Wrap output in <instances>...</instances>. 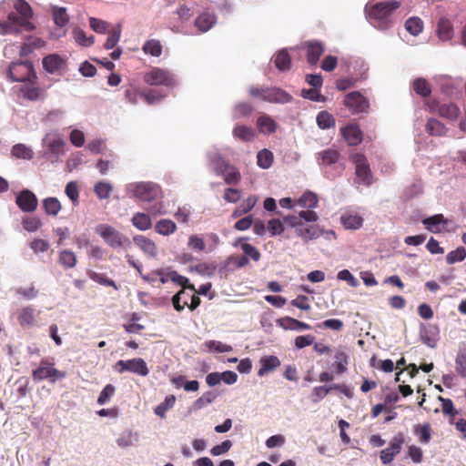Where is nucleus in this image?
Here are the masks:
<instances>
[{"label":"nucleus","mask_w":466,"mask_h":466,"mask_svg":"<svg viewBox=\"0 0 466 466\" xmlns=\"http://www.w3.org/2000/svg\"><path fill=\"white\" fill-rule=\"evenodd\" d=\"M129 192L137 198L144 202H151L161 196V188L152 182H140L133 184L128 188Z\"/></svg>","instance_id":"7"},{"label":"nucleus","mask_w":466,"mask_h":466,"mask_svg":"<svg viewBox=\"0 0 466 466\" xmlns=\"http://www.w3.org/2000/svg\"><path fill=\"white\" fill-rule=\"evenodd\" d=\"M134 243L142 249L145 254L149 257H156L157 254V248L156 244L149 238L144 236H136L133 238Z\"/></svg>","instance_id":"26"},{"label":"nucleus","mask_w":466,"mask_h":466,"mask_svg":"<svg viewBox=\"0 0 466 466\" xmlns=\"http://www.w3.org/2000/svg\"><path fill=\"white\" fill-rule=\"evenodd\" d=\"M22 226L28 232H35L43 226V223L39 218L28 216L23 218Z\"/></svg>","instance_id":"50"},{"label":"nucleus","mask_w":466,"mask_h":466,"mask_svg":"<svg viewBox=\"0 0 466 466\" xmlns=\"http://www.w3.org/2000/svg\"><path fill=\"white\" fill-rule=\"evenodd\" d=\"M43 144L47 148L48 153L54 156L57 157L65 152L66 142L56 132L47 133L43 138Z\"/></svg>","instance_id":"14"},{"label":"nucleus","mask_w":466,"mask_h":466,"mask_svg":"<svg viewBox=\"0 0 466 466\" xmlns=\"http://www.w3.org/2000/svg\"><path fill=\"white\" fill-rule=\"evenodd\" d=\"M348 356L343 351H338L335 355L334 366L336 367L337 373L341 374L347 370Z\"/></svg>","instance_id":"56"},{"label":"nucleus","mask_w":466,"mask_h":466,"mask_svg":"<svg viewBox=\"0 0 466 466\" xmlns=\"http://www.w3.org/2000/svg\"><path fill=\"white\" fill-rule=\"evenodd\" d=\"M400 6V2L390 0L367 5L365 11L370 24L380 29L387 30L393 25V13Z\"/></svg>","instance_id":"2"},{"label":"nucleus","mask_w":466,"mask_h":466,"mask_svg":"<svg viewBox=\"0 0 466 466\" xmlns=\"http://www.w3.org/2000/svg\"><path fill=\"white\" fill-rule=\"evenodd\" d=\"M425 130L429 135L437 137L445 136L448 132L446 126L440 120L433 117L428 119Z\"/></svg>","instance_id":"28"},{"label":"nucleus","mask_w":466,"mask_h":466,"mask_svg":"<svg viewBox=\"0 0 466 466\" xmlns=\"http://www.w3.org/2000/svg\"><path fill=\"white\" fill-rule=\"evenodd\" d=\"M405 29L412 35L416 36L423 30V22L418 16H412L406 20Z\"/></svg>","instance_id":"39"},{"label":"nucleus","mask_w":466,"mask_h":466,"mask_svg":"<svg viewBox=\"0 0 466 466\" xmlns=\"http://www.w3.org/2000/svg\"><path fill=\"white\" fill-rule=\"evenodd\" d=\"M265 93L264 101L268 103L286 104L292 99L289 93L278 87H267Z\"/></svg>","instance_id":"18"},{"label":"nucleus","mask_w":466,"mask_h":466,"mask_svg":"<svg viewBox=\"0 0 466 466\" xmlns=\"http://www.w3.org/2000/svg\"><path fill=\"white\" fill-rule=\"evenodd\" d=\"M132 224L139 230H147L151 228L152 221L147 214L138 212L133 216Z\"/></svg>","instance_id":"38"},{"label":"nucleus","mask_w":466,"mask_h":466,"mask_svg":"<svg viewBox=\"0 0 466 466\" xmlns=\"http://www.w3.org/2000/svg\"><path fill=\"white\" fill-rule=\"evenodd\" d=\"M260 368L258 370V377H264L269 372H272L281 364L279 359L277 356L269 355L263 356L259 360Z\"/></svg>","instance_id":"21"},{"label":"nucleus","mask_w":466,"mask_h":466,"mask_svg":"<svg viewBox=\"0 0 466 466\" xmlns=\"http://www.w3.org/2000/svg\"><path fill=\"white\" fill-rule=\"evenodd\" d=\"M96 232L113 248H127L131 245L128 238L110 225L99 224L96 227Z\"/></svg>","instance_id":"3"},{"label":"nucleus","mask_w":466,"mask_h":466,"mask_svg":"<svg viewBox=\"0 0 466 466\" xmlns=\"http://www.w3.org/2000/svg\"><path fill=\"white\" fill-rule=\"evenodd\" d=\"M8 76L13 82L31 81L36 77L33 65L28 61L12 63L8 68Z\"/></svg>","instance_id":"8"},{"label":"nucleus","mask_w":466,"mask_h":466,"mask_svg":"<svg viewBox=\"0 0 466 466\" xmlns=\"http://www.w3.org/2000/svg\"><path fill=\"white\" fill-rule=\"evenodd\" d=\"M17 320L22 327H31L35 321V309L31 306L23 308L17 316Z\"/></svg>","instance_id":"30"},{"label":"nucleus","mask_w":466,"mask_h":466,"mask_svg":"<svg viewBox=\"0 0 466 466\" xmlns=\"http://www.w3.org/2000/svg\"><path fill=\"white\" fill-rule=\"evenodd\" d=\"M273 162V154L268 149L260 150L257 155V163L261 168H268Z\"/></svg>","instance_id":"52"},{"label":"nucleus","mask_w":466,"mask_h":466,"mask_svg":"<svg viewBox=\"0 0 466 466\" xmlns=\"http://www.w3.org/2000/svg\"><path fill=\"white\" fill-rule=\"evenodd\" d=\"M73 36L75 41L84 46H90L94 44V36H86V33L80 28H75L73 30Z\"/></svg>","instance_id":"53"},{"label":"nucleus","mask_w":466,"mask_h":466,"mask_svg":"<svg viewBox=\"0 0 466 466\" xmlns=\"http://www.w3.org/2000/svg\"><path fill=\"white\" fill-rule=\"evenodd\" d=\"M124 96L127 103L136 105L138 97H141V92L130 86L125 89Z\"/></svg>","instance_id":"64"},{"label":"nucleus","mask_w":466,"mask_h":466,"mask_svg":"<svg viewBox=\"0 0 466 466\" xmlns=\"http://www.w3.org/2000/svg\"><path fill=\"white\" fill-rule=\"evenodd\" d=\"M116 369L120 373L130 371L143 377L149 373L146 361L141 358H135L128 360H120L116 363Z\"/></svg>","instance_id":"10"},{"label":"nucleus","mask_w":466,"mask_h":466,"mask_svg":"<svg viewBox=\"0 0 466 466\" xmlns=\"http://www.w3.org/2000/svg\"><path fill=\"white\" fill-rule=\"evenodd\" d=\"M120 35H121V29L119 26L111 30L109 32V35H108V37H107L106 43L104 44V47L108 50L114 48L120 39Z\"/></svg>","instance_id":"58"},{"label":"nucleus","mask_w":466,"mask_h":466,"mask_svg":"<svg viewBox=\"0 0 466 466\" xmlns=\"http://www.w3.org/2000/svg\"><path fill=\"white\" fill-rule=\"evenodd\" d=\"M466 258V249L463 247H459L454 250L449 252L446 256V261L451 265L456 262H461Z\"/></svg>","instance_id":"54"},{"label":"nucleus","mask_w":466,"mask_h":466,"mask_svg":"<svg viewBox=\"0 0 466 466\" xmlns=\"http://www.w3.org/2000/svg\"><path fill=\"white\" fill-rule=\"evenodd\" d=\"M456 371L466 378V350H460L455 359Z\"/></svg>","instance_id":"55"},{"label":"nucleus","mask_w":466,"mask_h":466,"mask_svg":"<svg viewBox=\"0 0 466 466\" xmlns=\"http://www.w3.org/2000/svg\"><path fill=\"white\" fill-rule=\"evenodd\" d=\"M216 394L212 391L205 392L201 397H199L194 403L196 409H202L208 404L213 402L216 399Z\"/></svg>","instance_id":"62"},{"label":"nucleus","mask_w":466,"mask_h":466,"mask_svg":"<svg viewBox=\"0 0 466 466\" xmlns=\"http://www.w3.org/2000/svg\"><path fill=\"white\" fill-rule=\"evenodd\" d=\"M241 198V191L233 188L228 187L224 191L223 198L228 203H237Z\"/></svg>","instance_id":"63"},{"label":"nucleus","mask_w":466,"mask_h":466,"mask_svg":"<svg viewBox=\"0 0 466 466\" xmlns=\"http://www.w3.org/2000/svg\"><path fill=\"white\" fill-rule=\"evenodd\" d=\"M63 58L56 54L48 55L43 59V67L50 74L60 70L64 66Z\"/></svg>","instance_id":"27"},{"label":"nucleus","mask_w":466,"mask_h":466,"mask_svg":"<svg viewBox=\"0 0 466 466\" xmlns=\"http://www.w3.org/2000/svg\"><path fill=\"white\" fill-rule=\"evenodd\" d=\"M448 220L444 218L442 214H437L422 219V224L426 229L432 233H440L441 231V224H446Z\"/></svg>","instance_id":"29"},{"label":"nucleus","mask_w":466,"mask_h":466,"mask_svg":"<svg viewBox=\"0 0 466 466\" xmlns=\"http://www.w3.org/2000/svg\"><path fill=\"white\" fill-rule=\"evenodd\" d=\"M437 35L442 41L451 40L453 36V25L451 20L441 17L437 24Z\"/></svg>","instance_id":"25"},{"label":"nucleus","mask_w":466,"mask_h":466,"mask_svg":"<svg viewBox=\"0 0 466 466\" xmlns=\"http://www.w3.org/2000/svg\"><path fill=\"white\" fill-rule=\"evenodd\" d=\"M295 232L305 242L316 239L322 235V230L317 225L305 226L302 224L295 229Z\"/></svg>","instance_id":"23"},{"label":"nucleus","mask_w":466,"mask_h":466,"mask_svg":"<svg viewBox=\"0 0 466 466\" xmlns=\"http://www.w3.org/2000/svg\"><path fill=\"white\" fill-rule=\"evenodd\" d=\"M52 15L55 24L59 27L65 26L69 21V16L65 7L54 6Z\"/></svg>","instance_id":"45"},{"label":"nucleus","mask_w":466,"mask_h":466,"mask_svg":"<svg viewBox=\"0 0 466 466\" xmlns=\"http://www.w3.org/2000/svg\"><path fill=\"white\" fill-rule=\"evenodd\" d=\"M144 53L151 55L152 56L158 57L162 54V46L159 40L150 39L147 40L143 46Z\"/></svg>","instance_id":"48"},{"label":"nucleus","mask_w":466,"mask_h":466,"mask_svg":"<svg viewBox=\"0 0 466 466\" xmlns=\"http://www.w3.org/2000/svg\"><path fill=\"white\" fill-rule=\"evenodd\" d=\"M317 123L319 128L327 129L335 127L334 116L327 111H321L317 116Z\"/></svg>","instance_id":"49"},{"label":"nucleus","mask_w":466,"mask_h":466,"mask_svg":"<svg viewBox=\"0 0 466 466\" xmlns=\"http://www.w3.org/2000/svg\"><path fill=\"white\" fill-rule=\"evenodd\" d=\"M318 197L311 191H306L298 199V204L302 208H314L318 206Z\"/></svg>","instance_id":"47"},{"label":"nucleus","mask_w":466,"mask_h":466,"mask_svg":"<svg viewBox=\"0 0 466 466\" xmlns=\"http://www.w3.org/2000/svg\"><path fill=\"white\" fill-rule=\"evenodd\" d=\"M233 135L243 142H250L255 138V130L244 125H238L233 129Z\"/></svg>","instance_id":"31"},{"label":"nucleus","mask_w":466,"mask_h":466,"mask_svg":"<svg viewBox=\"0 0 466 466\" xmlns=\"http://www.w3.org/2000/svg\"><path fill=\"white\" fill-rule=\"evenodd\" d=\"M253 111V107L249 103L241 102L234 107V117L240 118L249 116Z\"/></svg>","instance_id":"57"},{"label":"nucleus","mask_w":466,"mask_h":466,"mask_svg":"<svg viewBox=\"0 0 466 466\" xmlns=\"http://www.w3.org/2000/svg\"><path fill=\"white\" fill-rule=\"evenodd\" d=\"M425 106L430 113L438 114L441 117L450 121L457 120L461 114L459 106L451 102L441 103L437 99H429L425 102Z\"/></svg>","instance_id":"6"},{"label":"nucleus","mask_w":466,"mask_h":466,"mask_svg":"<svg viewBox=\"0 0 466 466\" xmlns=\"http://www.w3.org/2000/svg\"><path fill=\"white\" fill-rule=\"evenodd\" d=\"M155 229L158 234L168 236L176 231L177 226L170 219H161L156 224Z\"/></svg>","instance_id":"46"},{"label":"nucleus","mask_w":466,"mask_h":466,"mask_svg":"<svg viewBox=\"0 0 466 466\" xmlns=\"http://www.w3.org/2000/svg\"><path fill=\"white\" fill-rule=\"evenodd\" d=\"M216 171L218 175L223 176L225 182L228 185H236L241 179L238 168L223 159H219L218 162Z\"/></svg>","instance_id":"12"},{"label":"nucleus","mask_w":466,"mask_h":466,"mask_svg":"<svg viewBox=\"0 0 466 466\" xmlns=\"http://www.w3.org/2000/svg\"><path fill=\"white\" fill-rule=\"evenodd\" d=\"M192 269L200 275L211 276L216 271V266L213 263L201 262L197 264Z\"/></svg>","instance_id":"59"},{"label":"nucleus","mask_w":466,"mask_h":466,"mask_svg":"<svg viewBox=\"0 0 466 466\" xmlns=\"http://www.w3.org/2000/svg\"><path fill=\"white\" fill-rule=\"evenodd\" d=\"M412 88L417 95L422 97H429L431 94L430 83L422 77L414 79L412 82Z\"/></svg>","instance_id":"35"},{"label":"nucleus","mask_w":466,"mask_h":466,"mask_svg":"<svg viewBox=\"0 0 466 466\" xmlns=\"http://www.w3.org/2000/svg\"><path fill=\"white\" fill-rule=\"evenodd\" d=\"M215 23H216L215 15L208 14V13L201 14L195 20V25L201 32L208 31L214 25Z\"/></svg>","instance_id":"33"},{"label":"nucleus","mask_w":466,"mask_h":466,"mask_svg":"<svg viewBox=\"0 0 466 466\" xmlns=\"http://www.w3.org/2000/svg\"><path fill=\"white\" fill-rule=\"evenodd\" d=\"M143 79L150 86H172L175 85L174 77L167 70L158 67H154L147 72Z\"/></svg>","instance_id":"9"},{"label":"nucleus","mask_w":466,"mask_h":466,"mask_svg":"<svg viewBox=\"0 0 466 466\" xmlns=\"http://www.w3.org/2000/svg\"><path fill=\"white\" fill-rule=\"evenodd\" d=\"M439 329L437 326H426L420 325V339L428 347L434 349L439 341Z\"/></svg>","instance_id":"16"},{"label":"nucleus","mask_w":466,"mask_h":466,"mask_svg":"<svg viewBox=\"0 0 466 466\" xmlns=\"http://www.w3.org/2000/svg\"><path fill=\"white\" fill-rule=\"evenodd\" d=\"M274 64L276 67L280 71H287L290 68V56L285 49L280 50L275 56Z\"/></svg>","instance_id":"40"},{"label":"nucleus","mask_w":466,"mask_h":466,"mask_svg":"<svg viewBox=\"0 0 466 466\" xmlns=\"http://www.w3.org/2000/svg\"><path fill=\"white\" fill-rule=\"evenodd\" d=\"M341 135L350 146H357L362 141V132L356 125H349L342 128Z\"/></svg>","instance_id":"22"},{"label":"nucleus","mask_w":466,"mask_h":466,"mask_svg":"<svg viewBox=\"0 0 466 466\" xmlns=\"http://www.w3.org/2000/svg\"><path fill=\"white\" fill-rule=\"evenodd\" d=\"M438 399L441 402V410L445 415L454 417L457 414V410L451 399H446L441 396H439Z\"/></svg>","instance_id":"61"},{"label":"nucleus","mask_w":466,"mask_h":466,"mask_svg":"<svg viewBox=\"0 0 466 466\" xmlns=\"http://www.w3.org/2000/svg\"><path fill=\"white\" fill-rule=\"evenodd\" d=\"M187 289H180L172 298V304L174 309L180 312L185 307L189 305L188 300L190 299V294L186 291Z\"/></svg>","instance_id":"34"},{"label":"nucleus","mask_w":466,"mask_h":466,"mask_svg":"<svg viewBox=\"0 0 466 466\" xmlns=\"http://www.w3.org/2000/svg\"><path fill=\"white\" fill-rule=\"evenodd\" d=\"M344 105L353 113H364L369 109V101L360 92L349 93L344 99Z\"/></svg>","instance_id":"11"},{"label":"nucleus","mask_w":466,"mask_h":466,"mask_svg":"<svg viewBox=\"0 0 466 466\" xmlns=\"http://www.w3.org/2000/svg\"><path fill=\"white\" fill-rule=\"evenodd\" d=\"M414 434L418 436L419 441L421 443H429L431 440V428L429 423L417 425L414 428Z\"/></svg>","instance_id":"43"},{"label":"nucleus","mask_w":466,"mask_h":466,"mask_svg":"<svg viewBox=\"0 0 466 466\" xmlns=\"http://www.w3.org/2000/svg\"><path fill=\"white\" fill-rule=\"evenodd\" d=\"M404 437L401 432L397 433L391 440L390 446L380 451V460L383 464L390 463L394 457L401 451Z\"/></svg>","instance_id":"13"},{"label":"nucleus","mask_w":466,"mask_h":466,"mask_svg":"<svg viewBox=\"0 0 466 466\" xmlns=\"http://www.w3.org/2000/svg\"><path fill=\"white\" fill-rule=\"evenodd\" d=\"M113 187L108 182L100 181L95 185L94 191L99 199H106L110 197Z\"/></svg>","instance_id":"51"},{"label":"nucleus","mask_w":466,"mask_h":466,"mask_svg":"<svg viewBox=\"0 0 466 466\" xmlns=\"http://www.w3.org/2000/svg\"><path fill=\"white\" fill-rule=\"evenodd\" d=\"M176 402L175 395H168L165 398L164 401L158 404L155 409L154 412L156 415L164 419L166 417V412L172 409Z\"/></svg>","instance_id":"42"},{"label":"nucleus","mask_w":466,"mask_h":466,"mask_svg":"<svg viewBox=\"0 0 466 466\" xmlns=\"http://www.w3.org/2000/svg\"><path fill=\"white\" fill-rule=\"evenodd\" d=\"M43 208L47 216L56 217L62 209L60 201L56 198L49 197L42 201Z\"/></svg>","instance_id":"32"},{"label":"nucleus","mask_w":466,"mask_h":466,"mask_svg":"<svg viewBox=\"0 0 466 466\" xmlns=\"http://www.w3.org/2000/svg\"><path fill=\"white\" fill-rule=\"evenodd\" d=\"M340 223L346 229L357 230L363 225L364 218L355 211H345L340 216Z\"/></svg>","instance_id":"17"},{"label":"nucleus","mask_w":466,"mask_h":466,"mask_svg":"<svg viewBox=\"0 0 466 466\" xmlns=\"http://www.w3.org/2000/svg\"><path fill=\"white\" fill-rule=\"evenodd\" d=\"M14 8L16 12H10L7 21L0 20V34H17L21 31L33 30L34 25L30 22L33 10L30 5L25 0H15Z\"/></svg>","instance_id":"1"},{"label":"nucleus","mask_w":466,"mask_h":466,"mask_svg":"<svg viewBox=\"0 0 466 466\" xmlns=\"http://www.w3.org/2000/svg\"><path fill=\"white\" fill-rule=\"evenodd\" d=\"M307 61L309 65H317L320 56L324 53V46L320 42L309 41L304 45Z\"/></svg>","instance_id":"19"},{"label":"nucleus","mask_w":466,"mask_h":466,"mask_svg":"<svg viewBox=\"0 0 466 466\" xmlns=\"http://www.w3.org/2000/svg\"><path fill=\"white\" fill-rule=\"evenodd\" d=\"M15 203L24 212H34L38 205L36 196L29 189H23L16 196Z\"/></svg>","instance_id":"15"},{"label":"nucleus","mask_w":466,"mask_h":466,"mask_svg":"<svg viewBox=\"0 0 466 466\" xmlns=\"http://www.w3.org/2000/svg\"><path fill=\"white\" fill-rule=\"evenodd\" d=\"M350 158L355 166V175L358 183L370 187L373 183V174L368 158L362 153H353Z\"/></svg>","instance_id":"5"},{"label":"nucleus","mask_w":466,"mask_h":466,"mask_svg":"<svg viewBox=\"0 0 466 466\" xmlns=\"http://www.w3.org/2000/svg\"><path fill=\"white\" fill-rule=\"evenodd\" d=\"M116 388L112 384H107L100 392L97 403L100 405L106 404L110 398L115 394Z\"/></svg>","instance_id":"60"},{"label":"nucleus","mask_w":466,"mask_h":466,"mask_svg":"<svg viewBox=\"0 0 466 466\" xmlns=\"http://www.w3.org/2000/svg\"><path fill=\"white\" fill-rule=\"evenodd\" d=\"M340 153L335 148H327L316 154L317 161L322 166H330L339 161Z\"/></svg>","instance_id":"24"},{"label":"nucleus","mask_w":466,"mask_h":466,"mask_svg":"<svg viewBox=\"0 0 466 466\" xmlns=\"http://www.w3.org/2000/svg\"><path fill=\"white\" fill-rule=\"evenodd\" d=\"M58 261L60 265L67 269L72 268L76 264V254L69 249H63L59 252Z\"/></svg>","instance_id":"37"},{"label":"nucleus","mask_w":466,"mask_h":466,"mask_svg":"<svg viewBox=\"0 0 466 466\" xmlns=\"http://www.w3.org/2000/svg\"><path fill=\"white\" fill-rule=\"evenodd\" d=\"M278 327L282 328L286 330H309L311 329L310 325L302 321H299L291 317H283L276 320Z\"/></svg>","instance_id":"20"},{"label":"nucleus","mask_w":466,"mask_h":466,"mask_svg":"<svg viewBox=\"0 0 466 466\" xmlns=\"http://www.w3.org/2000/svg\"><path fill=\"white\" fill-rule=\"evenodd\" d=\"M258 130L264 134H272L277 129V123L268 116H259L257 120Z\"/></svg>","instance_id":"36"},{"label":"nucleus","mask_w":466,"mask_h":466,"mask_svg":"<svg viewBox=\"0 0 466 466\" xmlns=\"http://www.w3.org/2000/svg\"><path fill=\"white\" fill-rule=\"evenodd\" d=\"M66 373L55 368V363L48 358L41 360L38 368L32 371V378L35 381L47 380L54 383L57 380L66 378Z\"/></svg>","instance_id":"4"},{"label":"nucleus","mask_w":466,"mask_h":466,"mask_svg":"<svg viewBox=\"0 0 466 466\" xmlns=\"http://www.w3.org/2000/svg\"><path fill=\"white\" fill-rule=\"evenodd\" d=\"M11 154L16 158L32 159L34 153L30 147L25 144H16L12 147Z\"/></svg>","instance_id":"44"},{"label":"nucleus","mask_w":466,"mask_h":466,"mask_svg":"<svg viewBox=\"0 0 466 466\" xmlns=\"http://www.w3.org/2000/svg\"><path fill=\"white\" fill-rule=\"evenodd\" d=\"M86 274L90 279L100 285L112 287L116 290L118 289V287L116 286V282L113 279L106 278L105 274L97 273L91 269L87 270Z\"/></svg>","instance_id":"41"}]
</instances>
